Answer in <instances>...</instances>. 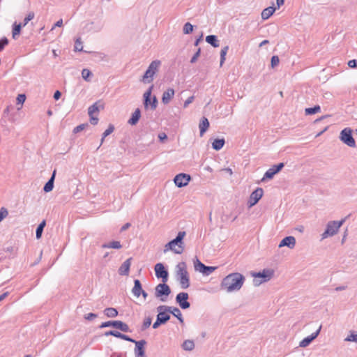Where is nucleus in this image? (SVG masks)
<instances>
[{
	"label": "nucleus",
	"instance_id": "c85d7f7f",
	"mask_svg": "<svg viewBox=\"0 0 357 357\" xmlns=\"http://www.w3.org/2000/svg\"><path fill=\"white\" fill-rule=\"evenodd\" d=\"M206 41L214 47H218L220 45L217 36L215 35H209L206 36Z\"/></svg>",
	"mask_w": 357,
	"mask_h": 357
},
{
	"label": "nucleus",
	"instance_id": "f03ea898",
	"mask_svg": "<svg viewBox=\"0 0 357 357\" xmlns=\"http://www.w3.org/2000/svg\"><path fill=\"white\" fill-rule=\"evenodd\" d=\"M176 278L182 289H187L190 287V277L185 262L181 261L176 265Z\"/></svg>",
	"mask_w": 357,
	"mask_h": 357
},
{
	"label": "nucleus",
	"instance_id": "dca6fc26",
	"mask_svg": "<svg viewBox=\"0 0 357 357\" xmlns=\"http://www.w3.org/2000/svg\"><path fill=\"white\" fill-rule=\"evenodd\" d=\"M185 236V231H179L177 236L170 241L173 246V248L182 249V252L184 250L183 239Z\"/></svg>",
	"mask_w": 357,
	"mask_h": 357
},
{
	"label": "nucleus",
	"instance_id": "bf43d9fd",
	"mask_svg": "<svg viewBox=\"0 0 357 357\" xmlns=\"http://www.w3.org/2000/svg\"><path fill=\"white\" fill-rule=\"evenodd\" d=\"M89 116H90V123L92 125H96L98 122V118L97 116H94L93 115H91Z\"/></svg>",
	"mask_w": 357,
	"mask_h": 357
},
{
	"label": "nucleus",
	"instance_id": "864d4df0",
	"mask_svg": "<svg viewBox=\"0 0 357 357\" xmlns=\"http://www.w3.org/2000/svg\"><path fill=\"white\" fill-rule=\"evenodd\" d=\"M8 44L7 38L3 37L0 40V52L3 50L4 47Z\"/></svg>",
	"mask_w": 357,
	"mask_h": 357
},
{
	"label": "nucleus",
	"instance_id": "2eb2a0df",
	"mask_svg": "<svg viewBox=\"0 0 357 357\" xmlns=\"http://www.w3.org/2000/svg\"><path fill=\"white\" fill-rule=\"evenodd\" d=\"M146 344V342L144 340L135 342V347L134 352L135 357H146L144 349Z\"/></svg>",
	"mask_w": 357,
	"mask_h": 357
},
{
	"label": "nucleus",
	"instance_id": "2f4dec72",
	"mask_svg": "<svg viewBox=\"0 0 357 357\" xmlns=\"http://www.w3.org/2000/svg\"><path fill=\"white\" fill-rule=\"evenodd\" d=\"M100 108L102 109L103 105H101L98 106V102H95L93 105L90 106L88 109L89 116L93 115V114L96 112L98 113L100 111Z\"/></svg>",
	"mask_w": 357,
	"mask_h": 357
},
{
	"label": "nucleus",
	"instance_id": "37998d69",
	"mask_svg": "<svg viewBox=\"0 0 357 357\" xmlns=\"http://www.w3.org/2000/svg\"><path fill=\"white\" fill-rule=\"evenodd\" d=\"M83 46H82V42L81 41V38H78L76 39L75 43V51H82Z\"/></svg>",
	"mask_w": 357,
	"mask_h": 357
},
{
	"label": "nucleus",
	"instance_id": "6e6552de",
	"mask_svg": "<svg viewBox=\"0 0 357 357\" xmlns=\"http://www.w3.org/2000/svg\"><path fill=\"white\" fill-rule=\"evenodd\" d=\"M171 293V289L169 287L163 282L162 284H159L155 287V296L157 298H160V301L164 302L166 301L163 296H168Z\"/></svg>",
	"mask_w": 357,
	"mask_h": 357
},
{
	"label": "nucleus",
	"instance_id": "72a5a7b5",
	"mask_svg": "<svg viewBox=\"0 0 357 357\" xmlns=\"http://www.w3.org/2000/svg\"><path fill=\"white\" fill-rule=\"evenodd\" d=\"M104 314L109 318L116 317L118 315V311L114 307H107L104 310Z\"/></svg>",
	"mask_w": 357,
	"mask_h": 357
},
{
	"label": "nucleus",
	"instance_id": "7ed1b4c3",
	"mask_svg": "<svg viewBox=\"0 0 357 357\" xmlns=\"http://www.w3.org/2000/svg\"><path fill=\"white\" fill-rule=\"evenodd\" d=\"M160 64L161 62L159 60L153 61L149 66L141 81L144 84L151 83L153 79L154 75L158 72Z\"/></svg>",
	"mask_w": 357,
	"mask_h": 357
},
{
	"label": "nucleus",
	"instance_id": "9b49d317",
	"mask_svg": "<svg viewBox=\"0 0 357 357\" xmlns=\"http://www.w3.org/2000/svg\"><path fill=\"white\" fill-rule=\"evenodd\" d=\"M284 165L283 162H280L276 165H273L269 168L264 174L261 181H264L266 179H271L274 175L278 173L283 167Z\"/></svg>",
	"mask_w": 357,
	"mask_h": 357
},
{
	"label": "nucleus",
	"instance_id": "423d86ee",
	"mask_svg": "<svg viewBox=\"0 0 357 357\" xmlns=\"http://www.w3.org/2000/svg\"><path fill=\"white\" fill-rule=\"evenodd\" d=\"M340 139L349 147L356 146V142L352 136V130L350 128H345L340 132Z\"/></svg>",
	"mask_w": 357,
	"mask_h": 357
},
{
	"label": "nucleus",
	"instance_id": "a19ab883",
	"mask_svg": "<svg viewBox=\"0 0 357 357\" xmlns=\"http://www.w3.org/2000/svg\"><path fill=\"white\" fill-rule=\"evenodd\" d=\"M17 104L22 105L23 103L26 100V96L24 94H19L16 98ZM22 108V106L17 108L18 110H20Z\"/></svg>",
	"mask_w": 357,
	"mask_h": 357
},
{
	"label": "nucleus",
	"instance_id": "680f3d73",
	"mask_svg": "<svg viewBox=\"0 0 357 357\" xmlns=\"http://www.w3.org/2000/svg\"><path fill=\"white\" fill-rule=\"evenodd\" d=\"M161 324H163V323H162V321H160V319H159L158 317H157V319L156 321L153 323V328L154 329L155 328H158L159 327L160 325Z\"/></svg>",
	"mask_w": 357,
	"mask_h": 357
},
{
	"label": "nucleus",
	"instance_id": "a18cd8bd",
	"mask_svg": "<svg viewBox=\"0 0 357 357\" xmlns=\"http://www.w3.org/2000/svg\"><path fill=\"white\" fill-rule=\"evenodd\" d=\"M347 342H357V333H351L344 340Z\"/></svg>",
	"mask_w": 357,
	"mask_h": 357
},
{
	"label": "nucleus",
	"instance_id": "6ab92c4d",
	"mask_svg": "<svg viewBox=\"0 0 357 357\" xmlns=\"http://www.w3.org/2000/svg\"><path fill=\"white\" fill-rule=\"evenodd\" d=\"M296 245V238L292 236H287L284 238L279 244V248H282L284 246H287L290 249H292L295 247Z\"/></svg>",
	"mask_w": 357,
	"mask_h": 357
},
{
	"label": "nucleus",
	"instance_id": "cd10ccee",
	"mask_svg": "<svg viewBox=\"0 0 357 357\" xmlns=\"http://www.w3.org/2000/svg\"><path fill=\"white\" fill-rule=\"evenodd\" d=\"M23 25L20 24H17L15 22L13 24V30H12V37L13 39H17L18 36L20 34L21 29Z\"/></svg>",
	"mask_w": 357,
	"mask_h": 357
},
{
	"label": "nucleus",
	"instance_id": "b1692460",
	"mask_svg": "<svg viewBox=\"0 0 357 357\" xmlns=\"http://www.w3.org/2000/svg\"><path fill=\"white\" fill-rule=\"evenodd\" d=\"M141 116V112L139 108L136 109L135 112L132 114L131 118L128 120V123L134 126L137 123Z\"/></svg>",
	"mask_w": 357,
	"mask_h": 357
},
{
	"label": "nucleus",
	"instance_id": "09e8293b",
	"mask_svg": "<svg viewBox=\"0 0 357 357\" xmlns=\"http://www.w3.org/2000/svg\"><path fill=\"white\" fill-rule=\"evenodd\" d=\"M152 319L151 317H146L143 323L142 329H146L149 328L151 324Z\"/></svg>",
	"mask_w": 357,
	"mask_h": 357
},
{
	"label": "nucleus",
	"instance_id": "e2e57ef3",
	"mask_svg": "<svg viewBox=\"0 0 357 357\" xmlns=\"http://www.w3.org/2000/svg\"><path fill=\"white\" fill-rule=\"evenodd\" d=\"M348 66H349L350 68H354V67H356V66H357V60H356V59L350 60V61L348 62Z\"/></svg>",
	"mask_w": 357,
	"mask_h": 357
},
{
	"label": "nucleus",
	"instance_id": "8fccbe9b",
	"mask_svg": "<svg viewBox=\"0 0 357 357\" xmlns=\"http://www.w3.org/2000/svg\"><path fill=\"white\" fill-rule=\"evenodd\" d=\"M8 215V212L7 209L2 207L0 209V222H1Z\"/></svg>",
	"mask_w": 357,
	"mask_h": 357
},
{
	"label": "nucleus",
	"instance_id": "5701e85b",
	"mask_svg": "<svg viewBox=\"0 0 357 357\" xmlns=\"http://www.w3.org/2000/svg\"><path fill=\"white\" fill-rule=\"evenodd\" d=\"M174 90L172 89H168L165 91L162 97V101L164 104H167L170 100L174 97Z\"/></svg>",
	"mask_w": 357,
	"mask_h": 357
},
{
	"label": "nucleus",
	"instance_id": "bb28decb",
	"mask_svg": "<svg viewBox=\"0 0 357 357\" xmlns=\"http://www.w3.org/2000/svg\"><path fill=\"white\" fill-rule=\"evenodd\" d=\"M275 11V8L273 6H269L265 9H264L261 12V18L263 20L268 19Z\"/></svg>",
	"mask_w": 357,
	"mask_h": 357
},
{
	"label": "nucleus",
	"instance_id": "473e14b6",
	"mask_svg": "<svg viewBox=\"0 0 357 357\" xmlns=\"http://www.w3.org/2000/svg\"><path fill=\"white\" fill-rule=\"evenodd\" d=\"M225 143L224 139H215L212 143V147L213 149L218 151L223 147Z\"/></svg>",
	"mask_w": 357,
	"mask_h": 357
},
{
	"label": "nucleus",
	"instance_id": "f257e3e1",
	"mask_svg": "<svg viewBox=\"0 0 357 357\" xmlns=\"http://www.w3.org/2000/svg\"><path fill=\"white\" fill-rule=\"evenodd\" d=\"M245 280V277L241 273H230L222 279L220 288L227 293L238 291L243 287Z\"/></svg>",
	"mask_w": 357,
	"mask_h": 357
},
{
	"label": "nucleus",
	"instance_id": "20e7f679",
	"mask_svg": "<svg viewBox=\"0 0 357 357\" xmlns=\"http://www.w3.org/2000/svg\"><path fill=\"white\" fill-rule=\"evenodd\" d=\"M251 275L254 278V285L257 287L259 286L261 283L270 280L273 275V271L271 269H264L262 272L251 273Z\"/></svg>",
	"mask_w": 357,
	"mask_h": 357
},
{
	"label": "nucleus",
	"instance_id": "3c124183",
	"mask_svg": "<svg viewBox=\"0 0 357 357\" xmlns=\"http://www.w3.org/2000/svg\"><path fill=\"white\" fill-rule=\"evenodd\" d=\"M86 126H88V124L87 123H83V124H80L77 126H76L74 129H73V132L74 133H77L82 130H83Z\"/></svg>",
	"mask_w": 357,
	"mask_h": 357
},
{
	"label": "nucleus",
	"instance_id": "1a4fd4ad",
	"mask_svg": "<svg viewBox=\"0 0 357 357\" xmlns=\"http://www.w3.org/2000/svg\"><path fill=\"white\" fill-rule=\"evenodd\" d=\"M153 86H151L149 89L144 93V105L145 108H147L149 105L152 110L155 109L158 105V100L155 96H153L152 100H151V91Z\"/></svg>",
	"mask_w": 357,
	"mask_h": 357
},
{
	"label": "nucleus",
	"instance_id": "4be33fe9",
	"mask_svg": "<svg viewBox=\"0 0 357 357\" xmlns=\"http://www.w3.org/2000/svg\"><path fill=\"white\" fill-rule=\"evenodd\" d=\"M55 175H56V169L54 170L51 178L45 183V185L43 188V190L45 192H49L52 190V189L54 188V179H55Z\"/></svg>",
	"mask_w": 357,
	"mask_h": 357
},
{
	"label": "nucleus",
	"instance_id": "603ef678",
	"mask_svg": "<svg viewBox=\"0 0 357 357\" xmlns=\"http://www.w3.org/2000/svg\"><path fill=\"white\" fill-rule=\"evenodd\" d=\"M279 62H280V59L278 56H272L271 61L272 68H275V66H277L279 64Z\"/></svg>",
	"mask_w": 357,
	"mask_h": 357
},
{
	"label": "nucleus",
	"instance_id": "49530a36",
	"mask_svg": "<svg viewBox=\"0 0 357 357\" xmlns=\"http://www.w3.org/2000/svg\"><path fill=\"white\" fill-rule=\"evenodd\" d=\"M215 268H216L213 267V266H206L204 268V271L203 272V274L205 275H209L215 270Z\"/></svg>",
	"mask_w": 357,
	"mask_h": 357
},
{
	"label": "nucleus",
	"instance_id": "ea45409f",
	"mask_svg": "<svg viewBox=\"0 0 357 357\" xmlns=\"http://www.w3.org/2000/svg\"><path fill=\"white\" fill-rule=\"evenodd\" d=\"M193 31V26L190 22H186L183 28V32L185 34H189Z\"/></svg>",
	"mask_w": 357,
	"mask_h": 357
},
{
	"label": "nucleus",
	"instance_id": "c03bdc74",
	"mask_svg": "<svg viewBox=\"0 0 357 357\" xmlns=\"http://www.w3.org/2000/svg\"><path fill=\"white\" fill-rule=\"evenodd\" d=\"M91 75V73L89 70L84 68L82 71V77L85 81H89V77Z\"/></svg>",
	"mask_w": 357,
	"mask_h": 357
},
{
	"label": "nucleus",
	"instance_id": "ddd939ff",
	"mask_svg": "<svg viewBox=\"0 0 357 357\" xmlns=\"http://www.w3.org/2000/svg\"><path fill=\"white\" fill-rule=\"evenodd\" d=\"M188 294L185 292H181L176 295V301L179 305L181 308L185 310L190 307V304L188 301Z\"/></svg>",
	"mask_w": 357,
	"mask_h": 357
},
{
	"label": "nucleus",
	"instance_id": "a211bd4d",
	"mask_svg": "<svg viewBox=\"0 0 357 357\" xmlns=\"http://www.w3.org/2000/svg\"><path fill=\"white\" fill-rule=\"evenodd\" d=\"M321 329V326L319 327L317 331L312 333L310 336L305 337L303 340H301L299 343V347H307L319 334Z\"/></svg>",
	"mask_w": 357,
	"mask_h": 357
},
{
	"label": "nucleus",
	"instance_id": "6e6d98bb",
	"mask_svg": "<svg viewBox=\"0 0 357 357\" xmlns=\"http://www.w3.org/2000/svg\"><path fill=\"white\" fill-rule=\"evenodd\" d=\"M97 317V314L95 313H89L84 316V319L89 321H91Z\"/></svg>",
	"mask_w": 357,
	"mask_h": 357
},
{
	"label": "nucleus",
	"instance_id": "412c9836",
	"mask_svg": "<svg viewBox=\"0 0 357 357\" xmlns=\"http://www.w3.org/2000/svg\"><path fill=\"white\" fill-rule=\"evenodd\" d=\"M163 308L167 309V312L176 317L181 323H183L184 320L181 312L178 307L167 305V307H164Z\"/></svg>",
	"mask_w": 357,
	"mask_h": 357
},
{
	"label": "nucleus",
	"instance_id": "79ce46f5",
	"mask_svg": "<svg viewBox=\"0 0 357 357\" xmlns=\"http://www.w3.org/2000/svg\"><path fill=\"white\" fill-rule=\"evenodd\" d=\"M34 16H35V15H34L33 12L29 13L27 16L24 19L23 23L22 24L23 25V26H25L29 23V21L33 20L34 18Z\"/></svg>",
	"mask_w": 357,
	"mask_h": 357
},
{
	"label": "nucleus",
	"instance_id": "f8f14e48",
	"mask_svg": "<svg viewBox=\"0 0 357 357\" xmlns=\"http://www.w3.org/2000/svg\"><path fill=\"white\" fill-rule=\"evenodd\" d=\"M191 177L189 174L181 173L177 174L174 179L175 185L178 188L186 186L190 182Z\"/></svg>",
	"mask_w": 357,
	"mask_h": 357
},
{
	"label": "nucleus",
	"instance_id": "4c0bfd02",
	"mask_svg": "<svg viewBox=\"0 0 357 357\" xmlns=\"http://www.w3.org/2000/svg\"><path fill=\"white\" fill-rule=\"evenodd\" d=\"M205 266L206 265L202 263L199 259H197L196 261H195L194 263L195 270L202 273H203V272L204 271Z\"/></svg>",
	"mask_w": 357,
	"mask_h": 357
},
{
	"label": "nucleus",
	"instance_id": "c756f323",
	"mask_svg": "<svg viewBox=\"0 0 357 357\" xmlns=\"http://www.w3.org/2000/svg\"><path fill=\"white\" fill-rule=\"evenodd\" d=\"M182 348L185 351H192L195 349V343L191 340H186L182 344Z\"/></svg>",
	"mask_w": 357,
	"mask_h": 357
},
{
	"label": "nucleus",
	"instance_id": "774afa93",
	"mask_svg": "<svg viewBox=\"0 0 357 357\" xmlns=\"http://www.w3.org/2000/svg\"><path fill=\"white\" fill-rule=\"evenodd\" d=\"M114 337H118V338H121V339L122 333H120V332H119V331H114Z\"/></svg>",
	"mask_w": 357,
	"mask_h": 357
},
{
	"label": "nucleus",
	"instance_id": "13d9d810",
	"mask_svg": "<svg viewBox=\"0 0 357 357\" xmlns=\"http://www.w3.org/2000/svg\"><path fill=\"white\" fill-rule=\"evenodd\" d=\"M93 24H94L93 22H91V23H89V24H87V26H88V29H89V30H90V31H91V30H93V31H100V30H101V29H102V26H100H100H97L96 29H93L92 28V26L93 25Z\"/></svg>",
	"mask_w": 357,
	"mask_h": 357
},
{
	"label": "nucleus",
	"instance_id": "338daca9",
	"mask_svg": "<svg viewBox=\"0 0 357 357\" xmlns=\"http://www.w3.org/2000/svg\"><path fill=\"white\" fill-rule=\"evenodd\" d=\"M61 96V92L59 91H56L54 94V98L55 100H59Z\"/></svg>",
	"mask_w": 357,
	"mask_h": 357
},
{
	"label": "nucleus",
	"instance_id": "393cba45",
	"mask_svg": "<svg viewBox=\"0 0 357 357\" xmlns=\"http://www.w3.org/2000/svg\"><path fill=\"white\" fill-rule=\"evenodd\" d=\"M143 289L142 287L141 282L139 280H135L134 281V287L132 289V292L135 296L139 297L141 295Z\"/></svg>",
	"mask_w": 357,
	"mask_h": 357
},
{
	"label": "nucleus",
	"instance_id": "5fc2aeb1",
	"mask_svg": "<svg viewBox=\"0 0 357 357\" xmlns=\"http://www.w3.org/2000/svg\"><path fill=\"white\" fill-rule=\"evenodd\" d=\"M200 49L199 48L197 50V51L195 52V54L193 55V56L192 57L191 60H190V63H194L197 61L198 57L200 55Z\"/></svg>",
	"mask_w": 357,
	"mask_h": 357
},
{
	"label": "nucleus",
	"instance_id": "0e129e2a",
	"mask_svg": "<svg viewBox=\"0 0 357 357\" xmlns=\"http://www.w3.org/2000/svg\"><path fill=\"white\" fill-rule=\"evenodd\" d=\"M158 138L161 142H163L165 139H167V136L165 132H160L158 135Z\"/></svg>",
	"mask_w": 357,
	"mask_h": 357
},
{
	"label": "nucleus",
	"instance_id": "c9c22d12",
	"mask_svg": "<svg viewBox=\"0 0 357 357\" xmlns=\"http://www.w3.org/2000/svg\"><path fill=\"white\" fill-rule=\"evenodd\" d=\"M321 111V107L319 105H315L314 107H309L305 109V113L306 115H312L316 113H318Z\"/></svg>",
	"mask_w": 357,
	"mask_h": 357
},
{
	"label": "nucleus",
	"instance_id": "e433bc0d",
	"mask_svg": "<svg viewBox=\"0 0 357 357\" xmlns=\"http://www.w3.org/2000/svg\"><path fill=\"white\" fill-rule=\"evenodd\" d=\"M169 250H172V252H174L176 254H181L182 253V249L173 248V246L171 244L170 241L165 245L164 252H167Z\"/></svg>",
	"mask_w": 357,
	"mask_h": 357
},
{
	"label": "nucleus",
	"instance_id": "69168bd1",
	"mask_svg": "<svg viewBox=\"0 0 357 357\" xmlns=\"http://www.w3.org/2000/svg\"><path fill=\"white\" fill-rule=\"evenodd\" d=\"M130 223L128 222V223H126L124 225L122 226V227L121 228V231H126V229H128L130 227Z\"/></svg>",
	"mask_w": 357,
	"mask_h": 357
},
{
	"label": "nucleus",
	"instance_id": "4d7b16f0",
	"mask_svg": "<svg viewBox=\"0 0 357 357\" xmlns=\"http://www.w3.org/2000/svg\"><path fill=\"white\" fill-rule=\"evenodd\" d=\"M194 98L195 97L193 96L189 97L185 102H184V104H183V107L185 108L188 107V105L192 103L194 100Z\"/></svg>",
	"mask_w": 357,
	"mask_h": 357
},
{
	"label": "nucleus",
	"instance_id": "9d476101",
	"mask_svg": "<svg viewBox=\"0 0 357 357\" xmlns=\"http://www.w3.org/2000/svg\"><path fill=\"white\" fill-rule=\"evenodd\" d=\"M264 194V190L261 188H257L255 191H253L250 195L248 204V207L251 208L255 206L259 199L262 197Z\"/></svg>",
	"mask_w": 357,
	"mask_h": 357
},
{
	"label": "nucleus",
	"instance_id": "aec40b11",
	"mask_svg": "<svg viewBox=\"0 0 357 357\" xmlns=\"http://www.w3.org/2000/svg\"><path fill=\"white\" fill-rule=\"evenodd\" d=\"M131 261H132V257L128 258L121 264V266L119 268V275H129L130 268L131 266Z\"/></svg>",
	"mask_w": 357,
	"mask_h": 357
},
{
	"label": "nucleus",
	"instance_id": "de8ad7c7",
	"mask_svg": "<svg viewBox=\"0 0 357 357\" xmlns=\"http://www.w3.org/2000/svg\"><path fill=\"white\" fill-rule=\"evenodd\" d=\"M114 130V127L113 125L110 124L107 129L102 133L103 138H105L108 135H109Z\"/></svg>",
	"mask_w": 357,
	"mask_h": 357
},
{
	"label": "nucleus",
	"instance_id": "a878e982",
	"mask_svg": "<svg viewBox=\"0 0 357 357\" xmlns=\"http://www.w3.org/2000/svg\"><path fill=\"white\" fill-rule=\"evenodd\" d=\"M209 127V122L206 117H203L199 123L200 135L202 136Z\"/></svg>",
	"mask_w": 357,
	"mask_h": 357
},
{
	"label": "nucleus",
	"instance_id": "f3484780",
	"mask_svg": "<svg viewBox=\"0 0 357 357\" xmlns=\"http://www.w3.org/2000/svg\"><path fill=\"white\" fill-rule=\"evenodd\" d=\"M164 307H167V305H160L157 307V312H158L157 317L163 324L170 319L169 312H167V309L162 308Z\"/></svg>",
	"mask_w": 357,
	"mask_h": 357
},
{
	"label": "nucleus",
	"instance_id": "39448f33",
	"mask_svg": "<svg viewBox=\"0 0 357 357\" xmlns=\"http://www.w3.org/2000/svg\"><path fill=\"white\" fill-rule=\"evenodd\" d=\"M344 221L345 219H342L340 221H329L326 225L325 231L321 234V239H325L329 236L335 235Z\"/></svg>",
	"mask_w": 357,
	"mask_h": 357
},
{
	"label": "nucleus",
	"instance_id": "052dcab7",
	"mask_svg": "<svg viewBox=\"0 0 357 357\" xmlns=\"http://www.w3.org/2000/svg\"><path fill=\"white\" fill-rule=\"evenodd\" d=\"M121 339L128 341V342H133V343H135V342H136V340H133L132 338H131L129 336L124 335V334H122Z\"/></svg>",
	"mask_w": 357,
	"mask_h": 357
},
{
	"label": "nucleus",
	"instance_id": "58836bf2",
	"mask_svg": "<svg viewBox=\"0 0 357 357\" xmlns=\"http://www.w3.org/2000/svg\"><path fill=\"white\" fill-rule=\"evenodd\" d=\"M229 50V47H224L220 52V66H222L223 63L225 61V56Z\"/></svg>",
	"mask_w": 357,
	"mask_h": 357
},
{
	"label": "nucleus",
	"instance_id": "7c9ffc66",
	"mask_svg": "<svg viewBox=\"0 0 357 357\" xmlns=\"http://www.w3.org/2000/svg\"><path fill=\"white\" fill-rule=\"evenodd\" d=\"M102 248H113V249H120L122 248V245L119 241H112L108 243H104L102 245Z\"/></svg>",
	"mask_w": 357,
	"mask_h": 357
},
{
	"label": "nucleus",
	"instance_id": "f704fd0d",
	"mask_svg": "<svg viewBox=\"0 0 357 357\" xmlns=\"http://www.w3.org/2000/svg\"><path fill=\"white\" fill-rule=\"evenodd\" d=\"M45 225H46L45 220H43L38 226L36 231V236L37 239H39L41 238L44 227H45Z\"/></svg>",
	"mask_w": 357,
	"mask_h": 357
},
{
	"label": "nucleus",
	"instance_id": "4468645a",
	"mask_svg": "<svg viewBox=\"0 0 357 357\" xmlns=\"http://www.w3.org/2000/svg\"><path fill=\"white\" fill-rule=\"evenodd\" d=\"M155 275L158 278H162L163 282H166L168 280V272L161 263H158L155 266Z\"/></svg>",
	"mask_w": 357,
	"mask_h": 357
},
{
	"label": "nucleus",
	"instance_id": "0eeeda50",
	"mask_svg": "<svg viewBox=\"0 0 357 357\" xmlns=\"http://www.w3.org/2000/svg\"><path fill=\"white\" fill-rule=\"evenodd\" d=\"M112 326L115 328L119 329L123 332H129L130 328L127 324L121 321H108L101 324L100 326V328Z\"/></svg>",
	"mask_w": 357,
	"mask_h": 357
}]
</instances>
